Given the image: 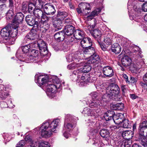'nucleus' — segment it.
<instances>
[{"label": "nucleus", "instance_id": "obj_26", "mask_svg": "<svg viewBox=\"0 0 147 147\" xmlns=\"http://www.w3.org/2000/svg\"><path fill=\"white\" fill-rule=\"evenodd\" d=\"M62 21L61 20L57 18L53 23V27L55 28V30L61 29L62 27Z\"/></svg>", "mask_w": 147, "mask_h": 147}, {"label": "nucleus", "instance_id": "obj_15", "mask_svg": "<svg viewBox=\"0 0 147 147\" xmlns=\"http://www.w3.org/2000/svg\"><path fill=\"white\" fill-rule=\"evenodd\" d=\"M84 48L83 54L87 55V58L90 57V56L94 55L95 53L94 49L93 47H91L90 45V47H88Z\"/></svg>", "mask_w": 147, "mask_h": 147}, {"label": "nucleus", "instance_id": "obj_11", "mask_svg": "<svg viewBox=\"0 0 147 147\" xmlns=\"http://www.w3.org/2000/svg\"><path fill=\"white\" fill-rule=\"evenodd\" d=\"M103 73L107 77H111L114 75V72L112 68L110 66L104 67L103 68Z\"/></svg>", "mask_w": 147, "mask_h": 147}, {"label": "nucleus", "instance_id": "obj_18", "mask_svg": "<svg viewBox=\"0 0 147 147\" xmlns=\"http://www.w3.org/2000/svg\"><path fill=\"white\" fill-rule=\"evenodd\" d=\"M92 41L91 39L89 38L84 37L81 41V44L83 48L90 47L92 45Z\"/></svg>", "mask_w": 147, "mask_h": 147}, {"label": "nucleus", "instance_id": "obj_53", "mask_svg": "<svg viewBox=\"0 0 147 147\" xmlns=\"http://www.w3.org/2000/svg\"><path fill=\"white\" fill-rule=\"evenodd\" d=\"M32 53L33 56L35 58H36L38 54V51L36 49H33L32 51Z\"/></svg>", "mask_w": 147, "mask_h": 147}, {"label": "nucleus", "instance_id": "obj_30", "mask_svg": "<svg viewBox=\"0 0 147 147\" xmlns=\"http://www.w3.org/2000/svg\"><path fill=\"white\" fill-rule=\"evenodd\" d=\"M18 25H15V24H13L12 26V28H13L11 34H9V35L12 38H13V39H14V41L15 40V38L18 34Z\"/></svg>", "mask_w": 147, "mask_h": 147}, {"label": "nucleus", "instance_id": "obj_8", "mask_svg": "<svg viewBox=\"0 0 147 147\" xmlns=\"http://www.w3.org/2000/svg\"><path fill=\"white\" fill-rule=\"evenodd\" d=\"M43 9L45 13L48 15H53L56 11L54 6L50 3L45 4Z\"/></svg>", "mask_w": 147, "mask_h": 147}, {"label": "nucleus", "instance_id": "obj_63", "mask_svg": "<svg viewBox=\"0 0 147 147\" xmlns=\"http://www.w3.org/2000/svg\"><path fill=\"white\" fill-rule=\"evenodd\" d=\"M8 95L9 94L8 93H5L4 92H3L2 93L1 96V97L3 99H4L6 98Z\"/></svg>", "mask_w": 147, "mask_h": 147}, {"label": "nucleus", "instance_id": "obj_59", "mask_svg": "<svg viewBox=\"0 0 147 147\" xmlns=\"http://www.w3.org/2000/svg\"><path fill=\"white\" fill-rule=\"evenodd\" d=\"M142 10L145 12L147 11V3H144L142 6Z\"/></svg>", "mask_w": 147, "mask_h": 147}, {"label": "nucleus", "instance_id": "obj_17", "mask_svg": "<svg viewBox=\"0 0 147 147\" xmlns=\"http://www.w3.org/2000/svg\"><path fill=\"white\" fill-rule=\"evenodd\" d=\"M65 36L63 31H59L56 33L54 35V38L58 42L63 41Z\"/></svg>", "mask_w": 147, "mask_h": 147}, {"label": "nucleus", "instance_id": "obj_54", "mask_svg": "<svg viewBox=\"0 0 147 147\" xmlns=\"http://www.w3.org/2000/svg\"><path fill=\"white\" fill-rule=\"evenodd\" d=\"M25 145V141L21 140L17 144L16 147H22Z\"/></svg>", "mask_w": 147, "mask_h": 147}, {"label": "nucleus", "instance_id": "obj_60", "mask_svg": "<svg viewBox=\"0 0 147 147\" xmlns=\"http://www.w3.org/2000/svg\"><path fill=\"white\" fill-rule=\"evenodd\" d=\"M48 143L47 142H46V143H42L40 144L39 147H49Z\"/></svg>", "mask_w": 147, "mask_h": 147}, {"label": "nucleus", "instance_id": "obj_36", "mask_svg": "<svg viewBox=\"0 0 147 147\" xmlns=\"http://www.w3.org/2000/svg\"><path fill=\"white\" fill-rule=\"evenodd\" d=\"M34 4L35 8L41 9L43 7L45 3L42 0H37Z\"/></svg>", "mask_w": 147, "mask_h": 147}, {"label": "nucleus", "instance_id": "obj_42", "mask_svg": "<svg viewBox=\"0 0 147 147\" xmlns=\"http://www.w3.org/2000/svg\"><path fill=\"white\" fill-rule=\"evenodd\" d=\"M51 17H48L46 16L45 14H43L42 15V16L40 18V19H39L38 21L40 20V25H41V24H42V21H44L46 22H48L49 20L50 19Z\"/></svg>", "mask_w": 147, "mask_h": 147}, {"label": "nucleus", "instance_id": "obj_62", "mask_svg": "<svg viewBox=\"0 0 147 147\" xmlns=\"http://www.w3.org/2000/svg\"><path fill=\"white\" fill-rule=\"evenodd\" d=\"M130 79V80L129 82H131L132 83H135L137 82V79L136 78H135L133 77H131Z\"/></svg>", "mask_w": 147, "mask_h": 147}, {"label": "nucleus", "instance_id": "obj_25", "mask_svg": "<svg viewBox=\"0 0 147 147\" xmlns=\"http://www.w3.org/2000/svg\"><path fill=\"white\" fill-rule=\"evenodd\" d=\"M74 35L76 38L81 39L84 37L85 34L83 31L78 29L74 30Z\"/></svg>", "mask_w": 147, "mask_h": 147}, {"label": "nucleus", "instance_id": "obj_50", "mask_svg": "<svg viewBox=\"0 0 147 147\" xmlns=\"http://www.w3.org/2000/svg\"><path fill=\"white\" fill-rule=\"evenodd\" d=\"M91 111L90 116L96 117L98 115V112L99 111L98 110L95 109L93 110L91 109Z\"/></svg>", "mask_w": 147, "mask_h": 147}, {"label": "nucleus", "instance_id": "obj_13", "mask_svg": "<svg viewBox=\"0 0 147 147\" xmlns=\"http://www.w3.org/2000/svg\"><path fill=\"white\" fill-rule=\"evenodd\" d=\"M75 30V28L72 25H68L65 27V29L63 30L64 33L65 35L66 36H70L74 34Z\"/></svg>", "mask_w": 147, "mask_h": 147}, {"label": "nucleus", "instance_id": "obj_19", "mask_svg": "<svg viewBox=\"0 0 147 147\" xmlns=\"http://www.w3.org/2000/svg\"><path fill=\"white\" fill-rule=\"evenodd\" d=\"M99 100H93V101L90 100H88V102L89 103V106L91 108L97 109V110L99 109L100 107V104Z\"/></svg>", "mask_w": 147, "mask_h": 147}, {"label": "nucleus", "instance_id": "obj_45", "mask_svg": "<svg viewBox=\"0 0 147 147\" xmlns=\"http://www.w3.org/2000/svg\"><path fill=\"white\" fill-rule=\"evenodd\" d=\"M119 147H130V142L128 141H125L124 143H122L121 142H119Z\"/></svg>", "mask_w": 147, "mask_h": 147}, {"label": "nucleus", "instance_id": "obj_12", "mask_svg": "<svg viewBox=\"0 0 147 147\" xmlns=\"http://www.w3.org/2000/svg\"><path fill=\"white\" fill-rule=\"evenodd\" d=\"M77 72L78 79H81L84 82H86V83L88 81L90 77V75L88 74L82 72L79 73V70H78Z\"/></svg>", "mask_w": 147, "mask_h": 147}, {"label": "nucleus", "instance_id": "obj_5", "mask_svg": "<svg viewBox=\"0 0 147 147\" xmlns=\"http://www.w3.org/2000/svg\"><path fill=\"white\" fill-rule=\"evenodd\" d=\"M131 51L132 53H135L134 54L136 55V59L139 62H138L137 64L139 66V68H141L144 64V62L143 59H141L142 57V55H141V51L140 48L136 46H134L132 48Z\"/></svg>", "mask_w": 147, "mask_h": 147}, {"label": "nucleus", "instance_id": "obj_57", "mask_svg": "<svg viewBox=\"0 0 147 147\" xmlns=\"http://www.w3.org/2000/svg\"><path fill=\"white\" fill-rule=\"evenodd\" d=\"M76 10L78 13L79 14L82 13L84 15H86L88 13V12H87L86 13H84V11L82 12L81 9L79 8H77L76 9Z\"/></svg>", "mask_w": 147, "mask_h": 147}, {"label": "nucleus", "instance_id": "obj_28", "mask_svg": "<svg viewBox=\"0 0 147 147\" xmlns=\"http://www.w3.org/2000/svg\"><path fill=\"white\" fill-rule=\"evenodd\" d=\"M33 12L34 16L36 18H38V20L40 19L43 13V11L40 9L36 8L34 9Z\"/></svg>", "mask_w": 147, "mask_h": 147}, {"label": "nucleus", "instance_id": "obj_4", "mask_svg": "<svg viewBox=\"0 0 147 147\" xmlns=\"http://www.w3.org/2000/svg\"><path fill=\"white\" fill-rule=\"evenodd\" d=\"M73 119V118L70 115H67L65 117L64 125L65 129H63V135L66 138H68L70 136V135L66 131V129L69 131L74 127V125L72 121Z\"/></svg>", "mask_w": 147, "mask_h": 147}, {"label": "nucleus", "instance_id": "obj_14", "mask_svg": "<svg viewBox=\"0 0 147 147\" xmlns=\"http://www.w3.org/2000/svg\"><path fill=\"white\" fill-rule=\"evenodd\" d=\"M24 18L23 14L21 12H19L16 14L13 20L14 24L18 25L20 23Z\"/></svg>", "mask_w": 147, "mask_h": 147}, {"label": "nucleus", "instance_id": "obj_10", "mask_svg": "<svg viewBox=\"0 0 147 147\" xmlns=\"http://www.w3.org/2000/svg\"><path fill=\"white\" fill-rule=\"evenodd\" d=\"M138 131L140 136H143L147 132V121H144L140 124Z\"/></svg>", "mask_w": 147, "mask_h": 147}, {"label": "nucleus", "instance_id": "obj_2", "mask_svg": "<svg viewBox=\"0 0 147 147\" xmlns=\"http://www.w3.org/2000/svg\"><path fill=\"white\" fill-rule=\"evenodd\" d=\"M106 94H104L100 98V103L101 104H104L106 102L108 98L115 100V97L117 96L120 92V89L118 86L115 84H112L110 85L106 88Z\"/></svg>", "mask_w": 147, "mask_h": 147}, {"label": "nucleus", "instance_id": "obj_24", "mask_svg": "<svg viewBox=\"0 0 147 147\" xmlns=\"http://www.w3.org/2000/svg\"><path fill=\"white\" fill-rule=\"evenodd\" d=\"M101 9L100 8H97L92 11L90 14L87 17L88 20H92L94 17L97 16L101 12Z\"/></svg>", "mask_w": 147, "mask_h": 147}, {"label": "nucleus", "instance_id": "obj_41", "mask_svg": "<svg viewBox=\"0 0 147 147\" xmlns=\"http://www.w3.org/2000/svg\"><path fill=\"white\" fill-rule=\"evenodd\" d=\"M90 96L92 99H95L96 100H99V98L101 96L100 94L95 92H92L90 94Z\"/></svg>", "mask_w": 147, "mask_h": 147}, {"label": "nucleus", "instance_id": "obj_49", "mask_svg": "<svg viewBox=\"0 0 147 147\" xmlns=\"http://www.w3.org/2000/svg\"><path fill=\"white\" fill-rule=\"evenodd\" d=\"M30 48H38V41L34 42H32L29 44Z\"/></svg>", "mask_w": 147, "mask_h": 147}, {"label": "nucleus", "instance_id": "obj_6", "mask_svg": "<svg viewBox=\"0 0 147 147\" xmlns=\"http://www.w3.org/2000/svg\"><path fill=\"white\" fill-rule=\"evenodd\" d=\"M50 80L49 79L48 76L40 74H36L35 76V82L40 86L42 85L44 86H45Z\"/></svg>", "mask_w": 147, "mask_h": 147}, {"label": "nucleus", "instance_id": "obj_51", "mask_svg": "<svg viewBox=\"0 0 147 147\" xmlns=\"http://www.w3.org/2000/svg\"><path fill=\"white\" fill-rule=\"evenodd\" d=\"M34 7H35V4H34L32 3H30L28 4V10L30 13H31V12H32V10L33 9Z\"/></svg>", "mask_w": 147, "mask_h": 147}, {"label": "nucleus", "instance_id": "obj_33", "mask_svg": "<svg viewBox=\"0 0 147 147\" xmlns=\"http://www.w3.org/2000/svg\"><path fill=\"white\" fill-rule=\"evenodd\" d=\"M67 15L68 14L66 12L59 11L57 15V18L62 20L66 17Z\"/></svg>", "mask_w": 147, "mask_h": 147}, {"label": "nucleus", "instance_id": "obj_16", "mask_svg": "<svg viewBox=\"0 0 147 147\" xmlns=\"http://www.w3.org/2000/svg\"><path fill=\"white\" fill-rule=\"evenodd\" d=\"M124 119L123 114L118 113L114 115L113 120L116 124L119 125L123 121Z\"/></svg>", "mask_w": 147, "mask_h": 147}, {"label": "nucleus", "instance_id": "obj_27", "mask_svg": "<svg viewBox=\"0 0 147 147\" xmlns=\"http://www.w3.org/2000/svg\"><path fill=\"white\" fill-rule=\"evenodd\" d=\"M131 60L128 56H125L121 59L122 63L125 67L129 66L131 64Z\"/></svg>", "mask_w": 147, "mask_h": 147}, {"label": "nucleus", "instance_id": "obj_20", "mask_svg": "<svg viewBox=\"0 0 147 147\" xmlns=\"http://www.w3.org/2000/svg\"><path fill=\"white\" fill-rule=\"evenodd\" d=\"M0 34L2 37L5 40H7L9 36V30L7 27L1 29Z\"/></svg>", "mask_w": 147, "mask_h": 147}, {"label": "nucleus", "instance_id": "obj_21", "mask_svg": "<svg viewBox=\"0 0 147 147\" xmlns=\"http://www.w3.org/2000/svg\"><path fill=\"white\" fill-rule=\"evenodd\" d=\"M115 115L113 111H108L105 113L104 117L106 121H109L112 119L113 120L114 116Z\"/></svg>", "mask_w": 147, "mask_h": 147}, {"label": "nucleus", "instance_id": "obj_55", "mask_svg": "<svg viewBox=\"0 0 147 147\" xmlns=\"http://www.w3.org/2000/svg\"><path fill=\"white\" fill-rule=\"evenodd\" d=\"M84 111L85 112V114H87L88 116H90L91 115V109H90L88 108H85L84 110Z\"/></svg>", "mask_w": 147, "mask_h": 147}, {"label": "nucleus", "instance_id": "obj_46", "mask_svg": "<svg viewBox=\"0 0 147 147\" xmlns=\"http://www.w3.org/2000/svg\"><path fill=\"white\" fill-rule=\"evenodd\" d=\"M30 49V48L29 44L24 46L22 47V51L24 53H28Z\"/></svg>", "mask_w": 147, "mask_h": 147}, {"label": "nucleus", "instance_id": "obj_3", "mask_svg": "<svg viewBox=\"0 0 147 147\" xmlns=\"http://www.w3.org/2000/svg\"><path fill=\"white\" fill-rule=\"evenodd\" d=\"M61 85L57 77H53L52 79H50L45 86L46 88V93L47 95L51 98L55 97L57 89L60 88Z\"/></svg>", "mask_w": 147, "mask_h": 147}, {"label": "nucleus", "instance_id": "obj_9", "mask_svg": "<svg viewBox=\"0 0 147 147\" xmlns=\"http://www.w3.org/2000/svg\"><path fill=\"white\" fill-rule=\"evenodd\" d=\"M38 45L40 54L43 56L47 55L48 52L45 42L42 40H39L38 41Z\"/></svg>", "mask_w": 147, "mask_h": 147}, {"label": "nucleus", "instance_id": "obj_44", "mask_svg": "<svg viewBox=\"0 0 147 147\" xmlns=\"http://www.w3.org/2000/svg\"><path fill=\"white\" fill-rule=\"evenodd\" d=\"M80 66V65H79L78 63H73L67 66V68L69 69H73L76 68V67H78Z\"/></svg>", "mask_w": 147, "mask_h": 147}, {"label": "nucleus", "instance_id": "obj_47", "mask_svg": "<svg viewBox=\"0 0 147 147\" xmlns=\"http://www.w3.org/2000/svg\"><path fill=\"white\" fill-rule=\"evenodd\" d=\"M13 15V13L12 10H9L6 13V18L9 19H11Z\"/></svg>", "mask_w": 147, "mask_h": 147}, {"label": "nucleus", "instance_id": "obj_64", "mask_svg": "<svg viewBox=\"0 0 147 147\" xmlns=\"http://www.w3.org/2000/svg\"><path fill=\"white\" fill-rule=\"evenodd\" d=\"M122 77L125 79V81L127 82H129V81H128V77L125 74H122L121 75Z\"/></svg>", "mask_w": 147, "mask_h": 147}, {"label": "nucleus", "instance_id": "obj_61", "mask_svg": "<svg viewBox=\"0 0 147 147\" xmlns=\"http://www.w3.org/2000/svg\"><path fill=\"white\" fill-rule=\"evenodd\" d=\"M94 27V25L91 26V25H89L87 27V29L90 31H93V29Z\"/></svg>", "mask_w": 147, "mask_h": 147}, {"label": "nucleus", "instance_id": "obj_35", "mask_svg": "<svg viewBox=\"0 0 147 147\" xmlns=\"http://www.w3.org/2000/svg\"><path fill=\"white\" fill-rule=\"evenodd\" d=\"M50 28V25L48 23L44 22L42 26L40 27V30L43 33L46 32Z\"/></svg>", "mask_w": 147, "mask_h": 147}, {"label": "nucleus", "instance_id": "obj_38", "mask_svg": "<svg viewBox=\"0 0 147 147\" xmlns=\"http://www.w3.org/2000/svg\"><path fill=\"white\" fill-rule=\"evenodd\" d=\"M92 35L95 38H97L98 37H100L101 36V32L99 30L95 29L94 30L93 32H91Z\"/></svg>", "mask_w": 147, "mask_h": 147}, {"label": "nucleus", "instance_id": "obj_23", "mask_svg": "<svg viewBox=\"0 0 147 147\" xmlns=\"http://www.w3.org/2000/svg\"><path fill=\"white\" fill-rule=\"evenodd\" d=\"M90 58L88 61L89 64H92L96 63H97L100 61V57L99 56L94 53L92 56H90Z\"/></svg>", "mask_w": 147, "mask_h": 147}, {"label": "nucleus", "instance_id": "obj_40", "mask_svg": "<svg viewBox=\"0 0 147 147\" xmlns=\"http://www.w3.org/2000/svg\"><path fill=\"white\" fill-rule=\"evenodd\" d=\"M88 63H86L84 64V66L83 67V71L84 73H87L90 71L91 69V66Z\"/></svg>", "mask_w": 147, "mask_h": 147}, {"label": "nucleus", "instance_id": "obj_31", "mask_svg": "<svg viewBox=\"0 0 147 147\" xmlns=\"http://www.w3.org/2000/svg\"><path fill=\"white\" fill-rule=\"evenodd\" d=\"M133 132L130 130L123 131L122 134L123 137L125 139H129L133 137Z\"/></svg>", "mask_w": 147, "mask_h": 147}, {"label": "nucleus", "instance_id": "obj_29", "mask_svg": "<svg viewBox=\"0 0 147 147\" xmlns=\"http://www.w3.org/2000/svg\"><path fill=\"white\" fill-rule=\"evenodd\" d=\"M111 50L113 52L115 53V54H119L121 51V48L118 44L115 43L112 45Z\"/></svg>", "mask_w": 147, "mask_h": 147}, {"label": "nucleus", "instance_id": "obj_32", "mask_svg": "<svg viewBox=\"0 0 147 147\" xmlns=\"http://www.w3.org/2000/svg\"><path fill=\"white\" fill-rule=\"evenodd\" d=\"M112 109L115 110H122L124 109V105L121 102L118 103L113 105L112 106Z\"/></svg>", "mask_w": 147, "mask_h": 147}, {"label": "nucleus", "instance_id": "obj_7", "mask_svg": "<svg viewBox=\"0 0 147 147\" xmlns=\"http://www.w3.org/2000/svg\"><path fill=\"white\" fill-rule=\"evenodd\" d=\"M26 21L27 24L30 26H35L38 27L40 26V20L35 21L33 16L30 15L27 16L26 17Z\"/></svg>", "mask_w": 147, "mask_h": 147}, {"label": "nucleus", "instance_id": "obj_43", "mask_svg": "<svg viewBox=\"0 0 147 147\" xmlns=\"http://www.w3.org/2000/svg\"><path fill=\"white\" fill-rule=\"evenodd\" d=\"M123 127L124 128H128L130 127V124L128 119H123Z\"/></svg>", "mask_w": 147, "mask_h": 147}, {"label": "nucleus", "instance_id": "obj_58", "mask_svg": "<svg viewBox=\"0 0 147 147\" xmlns=\"http://www.w3.org/2000/svg\"><path fill=\"white\" fill-rule=\"evenodd\" d=\"M27 9V5L25 3H23L22 7V10L23 11H25Z\"/></svg>", "mask_w": 147, "mask_h": 147}, {"label": "nucleus", "instance_id": "obj_52", "mask_svg": "<svg viewBox=\"0 0 147 147\" xmlns=\"http://www.w3.org/2000/svg\"><path fill=\"white\" fill-rule=\"evenodd\" d=\"M140 138H143V140L142 141L145 143H147V132L144 134V135L143 136H140Z\"/></svg>", "mask_w": 147, "mask_h": 147}, {"label": "nucleus", "instance_id": "obj_1", "mask_svg": "<svg viewBox=\"0 0 147 147\" xmlns=\"http://www.w3.org/2000/svg\"><path fill=\"white\" fill-rule=\"evenodd\" d=\"M59 122L60 120L57 119L50 122L46 121L44 122L40 127L41 130V136L45 138L50 137L52 132H56V128L58 125Z\"/></svg>", "mask_w": 147, "mask_h": 147}, {"label": "nucleus", "instance_id": "obj_56", "mask_svg": "<svg viewBox=\"0 0 147 147\" xmlns=\"http://www.w3.org/2000/svg\"><path fill=\"white\" fill-rule=\"evenodd\" d=\"M6 9V6L5 4L0 5V12L4 11Z\"/></svg>", "mask_w": 147, "mask_h": 147}, {"label": "nucleus", "instance_id": "obj_34", "mask_svg": "<svg viewBox=\"0 0 147 147\" xmlns=\"http://www.w3.org/2000/svg\"><path fill=\"white\" fill-rule=\"evenodd\" d=\"M100 134V136L104 138H107L110 136L109 131L105 129H102L101 130Z\"/></svg>", "mask_w": 147, "mask_h": 147}, {"label": "nucleus", "instance_id": "obj_22", "mask_svg": "<svg viewBox=\"0 0 147 147\" xmlns=\"http://www.w3.org/2000/svg\"><path fill=\"white\" fill-rule=\"evenodd\" d=\"M36 36V33H34L32 32H31L28 34L25 37L24 40H23V42L24 43H26L27 41H29L30 40H34Z\"/></svg>", "mask_w": 147, "mask_h": 147}, {"label": "nucleus", "instance_id": "obj_37", "mask_svg": "<svg viewBox=\"0 0 147 147\" xmlns=\"http://www.w3.org/2000/svg\"><path fill=\"white\" fill-rule=\"evenodd\" d=\"M75 55L72 54H69L66 56V59L67 61L68 62H71L74 61L75 59L76 60L77 59V57L76 55H75V57H73Z\"/></svg>", "mask_w": 147, "mask_h": 147}, {"label": "nucleus", "instance_id": "obj_39", "mask_svg": "<svg viewBox=\"0 0 147 147\" xmlns=\"http://www.w3.org/2000/svg\"><path fill=\"white\" fill-rule=\"evenodd\" d=\"M111 37L110 34L104 36V41L107 45H110L112 44V40L111 39Z\"/></svg>", "mask_w": 147, "mask_h": 147}, {"label": "nucleus", "instance_id": "obj_48", "mask_svg": "<svg viewBox=\"0 0 147 147\" xmlns=\"http://www.w3.org/2000/svg\"><path fill=\"white\" fill-rule=\"evenodd\" d=\"M25 140L26 141H28L30 145H32V146H34V142L30 138V136H26L25 138Z\"/></svg>", "mask_w": 147, "mask_h": 147}]
</instances>
